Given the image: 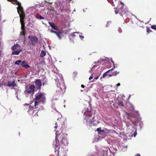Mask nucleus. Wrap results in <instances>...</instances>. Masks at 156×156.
<instances>
[{
    "label": "nucleus",
    "instance_id": "nucleus-1",
    "mask_svg": "<svg viewBox=\"0 0 156 156\" xmlns=\"http://www.w3.org/2000/svg\"><path fill=\"white\" fill-rule=\"evenodd\" d=\"M64 134L62 132H61L59 134L56 135L55 137V142L53 143V146L55 148V152L56 154L57 152V155H59V149L60 148L59 141L62 144L66 146L68 144V142L65 138L63 136Z\"/></svg>",
    "mask_w": 156,
    "mask_h": 156
},
{
    "label": "nucleus",
    "instance_id": "nucleus-2",
    "mask_svg": "<svg viewBox=\"0 0 156 156\" xmlns=\"http://www.w3.org/2000/svg\"><path fill=\"white\" fill-rule=\"evenodd\" d=\"M115 13L116 14L118 13L122 16L123 18H126L129 13V11H128L127 9L125 8L124 6L121 7L119 9L115 10Z\"/></svg>",
    "mask_w": 156,
    "mask_h": 156
},
{
    "label": "nucleus",
    "instance_id": "nucleus-3",
    "mask_svg": "<svg viewBox=\"0 0 156 156\" xmlns=\"http://www.w3.org/2000/svg\"><path fill=\"white\" fill-rule=\"evenodd\" d=\"M94 116L92 117V114L90 112H89L88 115H87L85 117L87 125L91 126V124H93V125H94L95 124L94 123Z\"/></svg>",
    "mask_w": 156,
    "mask_h": 156
},
{
    "label": "nucleus",
    "instance_id": "nucleus-4",
    "mask_svg": "<svg viewBox=\"0 0 156 156\" xmlns=\"http://www.w3.org/2000/svg\"><path fill=\"white\" fill-rule=\"evenodd\" d=\"M35 86L34 85H31L29 87H26L24 91L25 94H33L35 92Z\"/></svg>",
    "mask_w": 156,
    "mask_h": 156
},
{
    "label": "nucleus",
    "instance_id": "nucleus-5",
    "mask_svg": "<svg viewBox=\"0 0 156 156\" xmlns=\"http://www.w3.org/2000/svg\"><path fill=\"white\" fill-rule=\"evenodd\" d=\"M9 2H12L13 4H16L18 5V7L17 8V11L18 13L19 12H23V9L21 5V4L17 0H7Z\"/></svg>",
    "mask_w": 156,
    "mask_h": 156
},
{
    "label": "nucleus",
    "instance_id": "nucleus-6",
    "mask_svg": "<svg viewBox=\"0 0 156 156\" xmlns=\"http://www.w3.org/2000/svg\"><path fill=\"white\" fill-rule=\"evenodd\" d=\"M28 38L30 39L29 43L31 45L35 46L38 43V38L37 37L34 36H29Z\"/></svg>",
    "mask_w": 156,
    "mask_h": 156
},
{
    "label": "nucleus",
    "instance_id": "nucleus-7",
    "mask_svg": "<svg viewBox=\"0 0 156 156\" xmlns=\"http://www.w3.org/2000/svg\"><path fill=\"white\" fill-rule=\"evenodd\" d=\"M103 152L101 156H114L115 153H113L112 154L110 152H108V149L105 148L103 150Z\"/></svg>",
    "mask_w": 156,
    "mask_h": 156
},
{
    "label": "nucleus",
    "instance_id": "nucleus-8",
    "mask_svg": "<svg viewBox=\"0 0 156 156\" xmlns=\"http://www.w3.org/2000/svg\"><path fill=\"white\" fill-rule=\"evenodd\" d=\"M35 85L38 89H40L41 86V82L40 79H37L35 82Z\"/></svg>",
    "mask_w": 156,
    "mask_h": 156
},
{
    "label": "nucleus",
    "instance_id": "nucleus-9",
    "mask_svg": "<svg viewBox=\"0 0 156 156\" xmlns=\"http://www.w3.org/2000/svg\"><path fill=\"white\" fill-rule=\"evenodd\" d=\"M16 84L14 80L12 82L10 81H9L8 82V86L9 87H14L16 86Z\"/></svg>",
    "mask_w": 156,
    "mask_h": 156
},
{
    "label": "nucleus",
    "instance_id": "nucleus-10",
    "mask_svg": "<svg viewBox=\"0 0 156 156\" xmlns=\"http://www.w3.org/2000/svg\"><path fill=\"white\" fill-rule=\"evenodd\" d=\"M48 23L53 29L55 30H58V27L54 23L49 22Z\"/></svg>",
    "mask_w": 156,
    "mask_h": 156
},
{
    "label": "nucleus",
    "instance_id": "nucleus-11",
    "mask_svg": "<svg viewBox=\"0 0 156 156\" xmlns=\"http://www.w3.org/2000/svg\"><path fill=\"white\" fill-rule=\"evenodd\" d=\"M43 94L42 93L36 94L35 100L37 101L41 99L42 97L43 96Z\"/></svg>",
    "mask_w": 156,
    "mask_h": 156
},
{
    "label": "nucleus",
    "instance_id": "nucleus-12",
    "mask_svg": "<svg viewBox=\"0 0 156 156\" xmlns=\"http://www.w3.org/2000/svg\"><path fill=\"white\" fill-rule=\"evenodd\" d=\"M21 66L22 67L26 68H28L30 67V66L27 64V62L25 61H23L21 63Z\"/></svg>",
    "mask_w": 156,
    "mask_h": 156
},
{
    "label": "nucleus",
    "instance_id": "nucleus-13",
    "mask_svg": "<svg viewBox=\"0 0 156 156\" xmlns=\"http://www.w3.org/2000/svg\"><path fill=\"white\" fill-rule=\"evenodd\" d=\"M19 14L20 15V20H24L25 17V15L24 12H19Z\"/></svg>",
    "mask_w": 156,
    "mask_h": 156
},
{
    "label": "nucleus",
    "instance_id": "nucleus-14",
    "mask_svg": "<svg viewBox=\"0 0 156 156\" xmlns=\"http://www.w3.org/2000/svg\"><path fill=\"white\" fill-rule=\"evenodd\" d=\"M20 46L18 44H16L12 46L11 48V49L12 51H15L19 50L18 48H20Z\"/></svg>",
    "mask_w": 156,
    "mask_h": 156
},
{
    "label": "nucleus",
    "instance_id": "nucleus-15",
    "mask_svg": "<svg viewBox=\"0 0 156 156\" xmlns=\"http://www.w3.org/2000/svg\"><path fill=\"white\" fill-rule=\"evenodd\" d=\"M22 51L21 49H20L18 50H16V51H13L12 52V55H18Z\"/></svg>",
    "mask_w": 156,
    "mask_h": 156
},
{
    "label": "nucleus",
    "instance_id": "nucleus-16",
    "mask_svg": "<svg viewBox=\"0 0 156 156\" xmlns=\"http://www.w3.org/2000/svg\"><path fill=\"white\" fill-rule=\"evenodd\" d=\"M46 55V53L43 50H42L41 51L40 56L41 57L43 58Z\"/></svg>",
    "mask_w": 156,
    "mask_h": 156
},
{
    "label": "nucleus",
    "instance_id": "nucleus-17",
    "mask_svg": "<svg viewBox=\"0 0 156 156\" xmlns=\"http://www.w3.org/2000/svg\"><path fill=\"white\" fill-rule=\"evenodd\" d=\"M45 98L44 95L43 94V96L42 97L41 99L40 102L41 103H43L45 101Z\"/></svg>",
    "mask_w": 156,
    "mask_h": 156
},
{
    "label": "nucleus",
    "instance_id": "nucleus-18",
    "mask_svg": "<svg viewBox=\"0 0 156 156\" xmlns=\"http://www.w3.org/2000/svg\"><path fill=\"white\" fill-rule=\"evenodd\" d=\"M36 17L37 19L40 20H43L44 19V18L41 15L37 14L36 16Z\"/></svg>",
    "mask_w": 156,
    "mask_h": 156
},
{
    "label": "nucleus",
    "instance_id": "nucleus-19",
    "mask_svg": "<svg viewBox=\"0 0 156 156\" xmlns=\"http://www.w3.org/2000/svg\"><path fill=\"white\" fill-rule=\"evenodd\" d=\"M39 103V102L35 100L34 101V106L35 107V108H37V106H38Z\"/></svg>",
    "mask_w": 156,
    "mask_h": 156
},
{
    "label": "nucleus",
    "instance_id": "nucleus-20",
    "mask_svg": "<svg viewBox=\"0 0 156 156\" xmlns=\"http://www.w3.org/2000/svg\"><path fill=\"white\" fill-rule=\"evenodd\" d=\"M26 30H22L21 31L20 34V35L21 36H23V37L25 38V33H26Z\"/></svg>",
    "mask_w": 156,
    "mask_h": 156
},
{
    "label": "nucleus",
    "instance_id": "nucleus-21",
    "mask_svg": "<svg viewBox=\"0 0 156 156\" xmlns=\"http://www.w3.org/2000/svg\"><path fill=\"white\" fill-rule=\"evenodd\" d=\"M21 62H22L21 60H18L15 62V64L17 65H20L21 64Z\"/></svg>",
    "mask_w": 156,
    "mask_h": 156
},
{
    "label": "nucleus",
    "instance_id": "nucleus-22",
    "mask_svg": "<svg viewBox=\"0 0 156 156\" xmlns=\"http://www.w3.org/2000/svg\"><path fill=\"white\" fill-rule=\"evenodd\" d=\"M114 69V68H112V69H111L110 70H108V71H107L106 72H105V73L102 76V78H104V77L105 76H106V75H107V73L109 71H110L111 70H113V69Z\"/></svg>",
    "mask_w": 156,
    "mask_h": 156
},
{
    "label": "nucleus",
    "instance_id": "nucleus-23",
    "mask_svg": "<svg viewBox=\"0 0 156 156\" xmlns=\"http://www.w3.org/2000/svg\"><path fill=\"white\" fill-rule=\"evenodd\" d=\"M99 134L101 135H105V131L103 130H101L100 131V132H99Z\"/></svg>",
    "mask_w": 156,
    "mask_h": 156
},
{
    "label": "nucleus",
    "instance_id": "nucleus-24",
    "mask_svg": "<svg viewBox=\"0 0 156 156\" xmlns=\"http://www.w3.org/2000/svg\"><path fill=\"white\" fill-rule=\"evenodd\" d=\"M118 104L119 106H124V104L122 101H120L118 102Z\"/></svg>",
    "mask_w": 156,
    "mask_h": 156
},
{
    "label": "nucleus",
    "instance_id": "nucleus-25",
    "mask_svg": "<svg viewBox=\"0 0 156 156\" xmlns=\"http://www.w3.org/2000/svg\"><path fill=\"white\" fill-rule=\"evenodd\" d=\"M58 31L56 32L55 31L54 34H55L56 35L58 33H62V32L61 30L58 29V30H57Z\"/></svg>",
    "mask_w": 156,
    "mask_h": 156
},
{
    "label": "nucleus",
    "instance_id": "nucleus-26",
    "mask_svg": "<svg viewBox=\"0 0 156 156\" xmlns=\"http://www.w3.org/2000/svg\"><path fill=\"white\" fill-rule=\"evenodd\" d=\"M20 21L21 25H25V23H24V20H22L21 19Z\"/></svg>",
    "mask_w": 156,
    "mask_h": 156
},
{
    "label": "nucleus",
    "instance_id": "nucleus-27",
    "mask_svg": "<svg viewBox=\"0 0 156 156\" xmlns=\"http://www.w3.org/2000/svg\"><path fill=\"white\" fill-rule=\"evenodd\" d=\"M128 116H127V118L129 119L131 121H132V116L131 115H129V114H128Z\"/></svg>",
    "mask_w": 156,
    "mask_h": 156
},
{
    "label": "nucleus",
    "instance_id": "nucleus-28",
    "mask_svg": "<svg viewBox=\"0 0 156 156\" xmlns=\"http://www.w3.org/2000/svg\"><path fill=\"white\" fill-rule=\"evenodd\" d=\"M119 73V72H117V71H115L114 72H113L112 73V75H113V76H116L117 74H118Z\"/></svg>",
    "mask_w": 156,
    "mask_h": 156
},
{
    "label": "nucleus",
    "instance_id": "nucleus-29",
    "mask_svg": "<svg viewBox=\"0 0 156 156\" xmlns=\"http://www.w3.org/2000/svg\"><path fill=\"white\" fill-rule=\"evenodd\" d=\"M151 28L153 29L156 30V25H153L151 26Z\"/></svg>",
    "mask_w": 156,
    "mask_h": 156
},
{
    "label": "nucleus",
    "instance_id": "nucleus-30",
    "mask_svg": "<svg viewBox=\"0 0 156 156\" xmlns=\"http://www.w3.org/2000/svg\"><path fill=\"white\" fill-rule=\"evenodd\" d=\"M21 29L22 30H26L25 28V25H21Z\"/></svg>",
    "mask_w": 156,
    "mask_h": 156
},
{
    "label": "nucleus",
    "instance_id": "nucleus-31",
    "mask_svg": "<svg viewBox=\"0 0 156 156\" xmlns=\"http://www.w3.org/2000/svg\"><path fill=\"white\" fill-rule=\"evenodd\" d=\"M147 32L149 33L151 31V30L150 29L149 27L147 28Z\"/></svg>",
    "mask_w": 156,
    "mask_h": 156
},
{
    "label": "nucleus",
    "instance_id": "nucleus-32",
    "mask_svg": "<svg viewBox=\"0 0 156 156\" xmlns=\"http://www.w3.org/2000/svg\"><path fill=\"white\" fill-rule=\"evenodd\" d=\"M37 112H38L36 111H35V113L34 114V112H33V114H32V115L33 116H34L36 115H38V114H37Z\"/></svg>",
    "mask_w": 156,
    "mask_h": 156
},
{
    "label": "nucleus",
    "instance_id": "nucleus-33",
    "mask_svg": "<svg viewBox=\"0 0 156 156\" xmlns=\"http://www.w3.org/2000/svg\"><path fill=\"white\" fill-rule=\"evenodd\" d=\"M101 127H99V128H98L97 129L96 131H97L98 132V133H99V132H100V131L102 130H101Z\"/></svg>",
    "mask_w": 156,
    "mask_h": 156
},
{
    "label": "nucleus",
    "instance_id": "nucleus-34",
    "mask_svg": "<svg viewBox=\"0 0 156 156\" xmlns=\"http://www.w3.org/2000/svg\"><path fill=\"white\" fill-rule=\"evenodd\" d=\"M111 62L113 64V65L114 66V68H116V67H117V65H116V66H115V63L112 60H111Z\"/></svg>",
    "mask_w": 156,
    "mask_h": 156
},
{
    "label": "nucleus",
    "instance_id": "nucleus-35",
    "mask_svg": "<svg viewBox=\"0 0 156 156\" xmlns=\"http://www.w3.org/2000/svg\"><path fill=\"white\" fill-rule=\"evenodd\" d=\"M74 33H72L70 35L72 36L73 37V38H75V37H76V35L75 34H74ZM75 33H77V32H75Z\"/></svg>",
    "mask_w": 156,
    "mask_h": 156
},
{
    "label": "nucleus",
    "instance_id": "nucleus-36",
    "mask_svg": "<svg viewBox=\"0 0 156 156\" xmlns=\"http://www.w3.org/2000/svg\"><path fill=\"white\" fill-rule=\"evenodd\" d=\"M61 33H58V34L57 35V37L59 38V39H61V36H60V34Z\"/></svg>",
    "mask_w": 156,
    "mask_h": 156
},
{
    "label": "nucleus",
    "instance_id": "nucleus-37",
    "mask_svg": "<svg viewBox=\"0 0 156 156\" xmlns=\"http://www.w3.org/2000/svg\"><path fill=\"white\" fill-rule=\"evenodd\" d=\"M93 74H92L90 76V77L89 78V79L90 80H91V79H93Z\"/></svg>",
    "mask_w": 156,
    "mask_h": 156
},
{
    "label": "nucleus",
    "instance_id": "nucleus-38",
    "mask_svg": "<svg viewBox=\"0 0 156 156\" xmlns=\"http://www.w3.org/2000/svg\"><path fill=\"white\" fill-rule=\"evenodd\" d=\"M118 30L120 33H121L122 32V30H121L120 28H119Z\"/></svg>",
    "mask_w": 156,
    "mask_h": 156
},
{
    "label": "nucleus",
    "instance_id": "nucleus-39",
    "mask_svg": "<svg viewBox=\"0 0 156 156\" xmlns=\"http://www.w3.org/2000/svg\"><path fill=\"white\" fill-rule=\"evenodd\" d=\"M48 2L49 3L52 4L53 2V1L52 0H50L48 1Z\"/></svg>",
    "mask_w": 156,
    "mask_h": 156
},
{
    "label": "nucleus",
    "instance_id": "nucleus-40",
    "mask_svg": "<svg viewBox=\"0 0 156 156\" xmlns=\"http://www.w3.org/2000/svg\"><path fill=\"white\" fill-rule=\"evenodd\" d=\"M79 37L81 39H83L84 38V37L82 35H79Z\"/></svg>",
    "mask_w": 156,
    "mask_h": 156
},
{
    "label": "nucleus",
    "instance_id": "nucleus-41",
    "mask_svg": "<svg viewBox=\"0 0 156 156\" xmlns=\"http://www.w3.org/2000/svg\"><path fill=\"white\" fill-rule=\"evenodd\" d=\"M81 87H82V88H84V87H85V86L84 85H83V84H82L81 85Z\"/></svg>",
    "mask_w": 156,
    "mask_h": 156
},
{
    "label": "nucleus",
    "instance_id": "nucleus-42",
    "mask_svg": "<svg viewBox=\"0 0 156 156\" xmlns=\"http://www.w3.org/2000/svg\"><path fill=\"white\" fill-rule=\"evenodd\" d=\"M117 86H119L120 85V83H117Z\"/></svg>",
    "mask_w": 156,
    "mask_h": 156
},
{
    "label": "nucleus",
    "instance_id": "nucleus-43",
    "mask_svg": "<svg viewBox=\"0 0 156 156\" xmlns=\"http://www.w3.org/2000/svg\"><path fill=\"white\" fill-rule=\"evenodd\" d=\"M51 33H55V31H54V30H51Z\"/></svg>",
    "mask_w": 156,
    "mask_h": 156
},
{
    "label": "nucleus",
    "instance_id": "nucleus-44",
    "mask_svg": "<svg viewBox=\"0 0 156 156\" xmlns=\"http://www.w3.org/2000/svg\"><path fill=\"white\" fill-rule=\"evenodd\" d=\"M113 76V75H112V74H109V77H111V76Z\"/></svg>",
    "mask_w": 156,
    "mask_h": 156
},
{
    "label": "nucleus",
    "instance_id": "nucleus-45",
    "mask_svg": "<svg viewBox=\"0 0 156 156\" xmlns=\"http://www.w3.org/2000/svg\"><path fill=\"white\" fill-rule=\"evenodd\" d=\"M57 128H58V126H57V125L55 126V129H57Z\"/></svg>",
    "mask_w": 156,
    "mask_h": 156
},
{
    "label": "nucleus",
    "instance_id": "nucleus-46",
    "mask_svg": "<svg viewBox=\"0 0 156 156\" xmlns=\"http://www.w3.org/2000/svg\"><path fill=\"white\" fill-rule=\"evenodd\" d=\"M135 156H140V155L139 154H137L136 155H135Z\"/></svg>",
    "mask_w": 156,
    "mask_h": 156
},
{
    "label": "nucleus",
    "instance_id": "nucleus-47",
    "mask_svg": "<svg viewBox=\"0 0 156 156\" xmlns=\"http://www.w3.org/2000/svg\"><path fill=\"white\" fill-rule=\"evenodd\" d=\"M136 133H134V136L135 137L136 136Z\"/></svg>",
    "mask_w": 156,
    "mask_h": 156
},
{
    "label": "nucleus",
    "instance_id": "nucleus-48",
    "mask_svg": "<svg viewBox=\"0 0 156 156\" xmlns=\"http://www.w3.org/2000/svg\"><path fill=\"white\" fill-rule=\"evenodd\" d=\"M99 78V77L98 76H97L95 78V80H97Z\"/></svg>",
    "mask_w": 156,
    "mask_h": 156
},
{
    "label": "nucleus",
    "instance_id": "nucleus-49",
    "mask_svg": "<svg viewBox=\"0 0 156 156\" xmlns=\"http://www.w3.org/2000/svg\"><path fill=\"white\" fill-rule=\"evenodd\" d=\"M33 102V101H32H32H30V104H31Z\"/></svg>",
    "mask_w": 156,
    "mask_h": 156
},
{
    "label": "nucleus",
    "instance_id": "nucleus-50",
    "mask_svg": "<svg viewBox=\"0 0 156 156\" xmlns=\"http://www.w3.org/2000/svg\"><path fill=\"white\" fill-rule=\"evenodd\" d=\"M80 91H81V92H83V90H81Z\"/></svg>",
    "mask_w": 156,
    "mask_h": 156
},
{
    "label": "nucleus",
    "instance_id": "nucleus-51",
    "mask_svg": "<svg viewBox=\"0 0 156 156\" xmlns=\"http://www.w3.org/2000/svg\"><path fill=\"white\" fill-rule=\"evenodd\" d=\"M112 2V1L111 2H109L110 3H111H111Z\"/></svg>",
    "mask_w": 156,
    "mask_h": 156
},
{
    "label": "nucleus",
    "instance_id": "nucleus-52",
    "mask_svg": "<svg viewBox=\"0 0 156 156\" xmlns=\"http://www.w3.org/2000/svg\"><path fill=\"white\" fill-rule=\"evenodd\" d=\"M119 8H119H118V7H117L116 8V9H118Z\"/></svg>",
    "mask_w": 156,
    "mask_h": 156
},
{
    "label": "nucleus",
    "instance_id": "nucleus-53",
    "mask_svg": "<svg viewBox=\"0 0 156 156\" xmlns=\"http://www.w3.org/2000/svg\"><path fill=\"white\" fill-rule=\"evenodd\" d=\"M84 115H86V113H84Z\"/></svg>",
    "mask_w": 156,
    "mask_h": 156
},
{
    "label": "nucleus",
    "instance_id": "nucleus-54",
    "mask_svg": "<svg viewBox=\"0 0 156 156\" xmlns=\"http://www.w3.org/2000/svg\"><path fill=\"white\" fill-rule=\"evenodd\" d=\"M45 2H48L46 1V0L45 1Z\"/></svg>",
    "mask_w": 156,
    "mask_h": 156
},
{
    "label": "nucleus",
    "instance_id": "nucleus-55",
    "mask_svg": "<svg viewBox=\"0 0 156 156\" xmlns=\"http://www.w3.org/2000/svg\"><path fill=\"white\" fill-rule=\"evenodd\" d=\"M29 107H30V108L31 106H29Z\"/></svg>",
    "mask_w": 156,
    "mask_h": 156
},
{
    "label": "nucleus",
    "instance_id": "nucleus-56",
    "mask_svg": "<svg viewBox=\"0 0 156 156\" xmlns=\"http://www.w3.org/2000/svg\"><path fill=\"white\" fill-rule=\"evenodd\" d=\"M58 119H59V118H58L57 119L58 120Z\"/></svg>",
    "mask_w": 156,
    "mask_h": 156
},
{
    "label": "nucleus",
    "instance_id": "nucleus-57",
    "mask_svg": "<svg viewBox=\"0 0 156 156\" xmlns=\"http://www.w3.org/2000/svg\"><path fill=\"white\" fill-rule=\"evenodd\" d=\"M115 1H116V0H115Z\"/></svg>",
    "mask_w": 156,
    "mask_h": 156
},
{
    "label": "nucleus",
    "instance_id": "nucleus-58",
    "mask_svg": "<svg viewBox=\"0 0 156 156\" xmlns=\"http://www.w3.org/2000/svg\"><path fill=\"white\" fill-rule=\"evenodd\" d=\"M64 156H65V155H64Z\"/></svg>",
    "mask_w": 156,
    "mask_h": 156
}]
</instances>
